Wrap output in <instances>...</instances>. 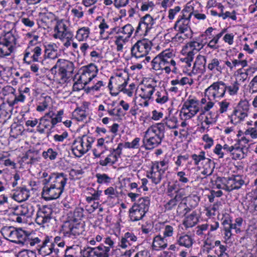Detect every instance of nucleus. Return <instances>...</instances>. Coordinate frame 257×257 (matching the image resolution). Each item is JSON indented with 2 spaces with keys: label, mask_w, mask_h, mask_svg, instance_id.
<instances>
[{
  "label": "nucleus",
  "mask_w": 257,
  "mask_h": 257,
  "mask_svg": "<svg viewBox=\"0 0 257 257\" xmlns=\"http://www.w3.org/2000/svg\"><path fill=\"white\" fill-rule=\"evenodd\" d=\"M209 226V225L207 223L199 225L195 228L194 232L197 235L204 237L206 235L205 232L208 229Z\"/></svg>",
  "instance_id": "nucleus-49"
},
{
  "label": "nucleus",
  "mask_w": 257,
  "mask_h": 257,
  "mask_svg": "<svg viewBox=\"0 0 257 257\" xmlns=\"http://www.w3.org/2000/svg\"><path fill=\"white\" fill-rule=\"evenodd\" d=\"M30 196V191L26 188H19L13 194V199L20 202L26 201Z\"/></svg>",
  "instance_id": "nucleus-31"
},
{
  "label": "nucleus",
  "mask_w": 257,
  "mask_h": 257,
  "mask_svg": "<svg viewBox=\"0 0 257 257\" xmlns=\"http://www.w3.org/2000/svg\"><path fill=\"white\" fill-rule=\"evenodd\" d=\"M189 156L188 154L184 155H179L177 157V160L175 161V165L177 167L183 166L186 161L189 159ZM178 169V168H176Z\"/></svg>",
  "instance_id": "nucleus-56"
},
{
  "label": "nucleus",
  "mask_w": 257,
  "mask_h": 257,
  "mask_svg": "<svg viewBox=\"0 0 257 257\" xmlns=\"http://www.w3.org/2000/svg\"><path fill=\"white\" fill-rule=\"evenodd\" d=\"M42 237H41V238H40L38 237H34V238H30L29 236L27 234V237L25 244H30V246H33L36 244L40 243V242H41Z\"/></svg>",
  "instance_id": "nucleus-61"
},
{
  "label": "nucleus",
  "mask_w": 257,
  "mask_h": 257,
  "mask_svg": "<svg viewBox=\"0 0 257 257\" xmlns=\"http://www.w3.org/2000/svg\"><path fill=\"white\" fill-rule=\"evenodd\" d=\"M42 182L44 186L42 196L45 200L49 201L57 199L62 194L63 192L61 191V190H59L49 183L44 182V180L42 181Z\"/></svg>",
  "instance_id": "nucleus-16"
},
{
  "label": "nucleus",
  "mask_w": 257,
  "mask_h": 257,
  "mask_svg": "<svg viewBox=\"0 0 257 257\" xmlns=\"http://www.w3.org/2000/svg\"><path fill=\"white\" fill-rule=\"evenodd\" d=\"M199 111L198 101L195 99H188L183 103L180 113L183 114L185 119H188L195 116Z\"/></svg>",
  "instance_id": "nucleus-11"
},
{
  "label": "nucleus",
  "mask_w": 257,
  "mask_h": 257,
  "mask_svg": "<svg viewBox=\"0 0 257 257\" xmlns=\"http://www.w3.org/2000/svg\"><path fill=\"white\" fill-rule=\"evenodd\" d=\"M84 171L81 167L76 165L74 168L71 169L70 171V175L73 178H77L78 176L82 175Z\"/></svg>",
  "instance_id": "nucleus-62"
},
{
  "label": "nucleus",
  "mask_w": 257,
  "mask_h": 257,
  "mask_svg": "<svg viewBox=\"0 0 257 257\" xmlns=\"http://www.w3.org/2000/svg\"><path fill=\"white\" fill-rule=\"evenodd\" d=\"M51 98L50 96L44 97L42 101L40 102L39 104L37 106V110L40 112L44 111L48 107Z\"/></svg>",
  "instance_id": "nucleus-55"
},
{
  "label": "nucleus",
  "mask_w": 257,
  "mask_h": 257,
  "mask_svg": "<svg viewBox=\"0 0 257 257\" xmlns=\"http://www.w3.org/2000/svg\"><path fill=\"white\" fill-rule=\"evenodd\" d=\"M89 34V28L84 27L77 30L76 38L78 41H83L88 38Z\"/></svg>",
  "instance_id": "nucleus-44"
},
{
  "label": "nucleus",
  "mask_w": 257,
  "mask_h": 257,
  "mask_svg": "<svg viewBox=\"0 0 257 257\" xmlns=\"http://www.w3.org/2000/svg\"><path fill=\"white\" fill-rule=\"evenodd\" d=\"M164 172L159 170L158 165L156 166H151V170L147 172L146 176L151 180L153 183L157 185L160 183Z\"/></svg>",
  "instance_id": "nucleus-24"
},
{
  "label": "nucleus",
  "mask_w": 257,
  "mask_h": 257,
  "mask_svg": "<svg viewBox=\"0 0 257 257\" xmlns=\"http://www.w3.org/2000/svg\"><path fill=\"white\" fill-rule=\"evenodd\" d=\"M248 77L247 72H242L241 71V69L237 70V74L236 75L235 81L237 82L238 84H240V83H243L247 79Z\"/></svg>",
  "instance_id": "nucleus-60"
},
{
  "label": "nucleus",
  "mask_w": 257,
  "mask_h": 257,
  "mask_svg": "<svg viewBox=\"0 0 257 257\" xmlns=\"http://www.w3.org/2000/svg\"><path fill=\"white\" fill-rule=\"evenodd\" d=\"M152 42L147 39L138 41L132 48V56L136 58H143L147 55L150 51Z\"/></svg>",
  "instance_id": "nucleus-10"
},
{
  "label": "nucleus",
  "mask_w": 257,
  "mask_h": 257,
  "mask_svg": "<svg viewBox=\"0 0 257 257\" xmlns=\"http://www.w3.org/2000/svg\"><path fill=\"white\" fill-rule=\"evenodd\" d=\"M14 228L13 226H5L2 228L1 232L5 239L10 241Z\"/></svg>",
  "instance_id": "nucleus-52"
},
{
  "label": "nucleus",
  "mask_w": 257,
  "mask_h": 257,
  "mask_svg": "<svg viewBox=\"0 0 257 257\" xmlns=\"http://www.w3.org/2000/svg\"><path fill=\"white\" fill-rule=\"evenodd\" d=\"M171 198L172 199L169 200L164 205V208L166 211H170L175 209L178 203L182 200V198H178L175 197Z\"/></svg>",
  "instance_id": "nucleus-48"
},
{
  "label": "nucleus",
  "mask_w": 257,
  "mask_h": 257,
  "mask_svg": "<svg viewBox=\"0 0 257 257\" xmlns=\"http://www.w3.org/2000/svg\"><path fill=\"white\" fill-rule=\"evenodd\" d=\"M202 249L205 253L213 252L217 255L226 253L227 246L222 244L220 240L215 241L210 237L207 236L203 241Z\"/></svg>",
  "instance_id": "nucleus-6"
},
{
  "label": "nucleus",
  "mask_w": 257,
  "mask_h": 257,
  "mask_svg": "<svg viewBox=\"0 0 257 257\" xmlns=\"http://www.w3.org/2000/svg\"><path fill=\"white\" fill-rule=\"evenodd\" d=\"M155 88L151 85L149 84L144 86L141 88L140 96L144 99H150L153 94Z\"/></svg>",
  "instance_id": "nucleus-40"
},
{
  "label": "nucleus",
  "mask_w": 257,
  "mask_h": 257,
  "mask_svg": "<svg viewBox=\"0 0 257 257\" xmlns=\"http://www.w3.org/2000/svg\"><path fill=\"white\" fill-rule=\"evenodd\" d=\"M243 219L241 217H237L232 222L231 216L228 214H224L222 218V225L224 235V239L229 240L233 234L232 229H234L236 233L238 234L241 232V227L243 225Z\"/></svg>",
  "instance_id": "nucleus-4"
},
{
  "label": "nucleus",
  "mask_w": 257,
  "mask_h": 257,
  "mask_svg": "<svg viewBox=\"0 0 257 257\" xmlns=\"http://www.w3.org/2000/svg\"><path fill=\"white\" fill-rule=\"evenodd\" d=\"M150 205V199L148 197L140 198L134 204L136 207L143 211V214L146 213L148 211Z\"/></svg>",
  "instance_id": "nucleus-35"
},
{
  "label": "nucleus",
  "mask_w": 257,
  "mask_h": 257,
  "mask_svg": "<svg viewBox=\"0 0 257 257\" xmlns=\"http://www.w3.org/2000/svg\"><path fill=\"white\" fill-rule=\"evenodd\" d=\"M54 31L55 34H54L53 37L55 39H71L73 37L72 33L68 31L67 27L62 22L57 23L54 28Z\"/></svg>",
  "instance_id": "nucleus-22"
},
{
  "label": "nucleus",
  "mask_w": 257,
  "mask_h": 257,
  "mask_svg": "<svg viewBox=\"0 0 257 257\" xmlns=\"http://www.w3.org/2000/svg\"><path fill=\"white\" fill-rule=\"evenodd\" d=\"M42 54V48L40 46H29L26 50L24 60L32 59L34 62L39 61V58Z\"/></svg>",
  "instance_id": "nucleus-23"
},
{
  "label": "nucleus",
  "mask_w": 257,
  "mask_h": 257,
  "mask_svg": "<svg viewBox=\"0 0 257 257\" xmlns=\"http://www.w3.org/2000/svg\"><path fill=\"white\" fill-rule=\"evenodd\" d=\"M202 249L205 253L213 252L217 255L226 253L227 246L222 244L220 240L215 241L210 237L207 236L203 241Z\"/></svg>",
  "instance_id": "nucleus-7"
},
{
  "label": "nucleus",
  "mask_w": 257,
  "mask_h": 257,
  "mask_svg": "<svg viewBox=\"0 0 257 257\" xmlns=\"http://www.w3.org/2000/svg\"><path fill=\"white\" fill-rule=\"evenodd\" d=\"M53 239L52 236L45 235L42 237V244L39 245L38 249L40 253L44 256L54 254V255H58L60 250L57 247H54V245L52 244L51 240Z\"/></svg>",
  "instance_id": "nucleus-12"
},
{
  "label": "nucleus",
  "mask_w": 257,
  "mask_h": 257,
  "mask_svg": "<svg viewBox=\"0 0 257 257\" xmlns=\"http://www.w3.org/2000/svg\"><path fill=\"white\" fill-rule=\"evenodd\" d=\"M16 38L10 32L0 36V58L10 56L13 51Z\"/></svg>",
  "instance_id": "nucleus-8"
},
{
  "label": "nucleus",
  "mask_w": 257,
  "mask_h": 257,
  "mask_svg": "<svg viewBox=\"0 0 257 257\" xmlns=\"http://www.w3.org/2000/svg\"><path fill=\"white\" fill-rule=\"evenodd\" d=\"M128 79V77L127 76H126V78H124L122 76L121 74H119L114 77V86L118 91L124 89V88L125 87L127 84Z\"/></svg>",
  "instance_id": "nucleus-39"
},
{
  "label": "nucleus",
  "mask_w": 257,
  "mask_h": 257,
  "mask_svg": "<svg viewBox=\"0 0 257 257\" xmlns=\"http://www.w3.org/2000/svg\"><path fill=\"white\" fill-rule=\"evenodd\" d=\"M226 84L222 81L213 83L205 90V96L208 99L223 98L226 93Z\"/></svg>",
  "instance_id": "nucleus-9"
},
{
  "label": "nucleus",
  "mask_w": 257,
  "mask_h": 257,
  "mask_svg": "<svg viewBox=\"0 0 257 257\" xmlns=\"http://www.w3.org/2000/svg\"><path fill=\"white\" fill-rule=\"evenodd\" d=\"M122 146H117L116 149L113 151L107 156V157L104 160H100L99 164L102 166H111L117 161L118 158L120 157L121 153ZM123 147H127L128 148H137L136 146H123Z\"/></svg>",
  "instance_id": "nucleus-18"
},
{
  "label": "nucleus",
  "mask_w": 257,
  "mask_h": 257,
  "mask_svg": "<svg viewBox=\"0 0 257 257\" xmlns=\"http://www.w3.org/2000/svg\"><path fill=\"white\" fill-rule=\"evenodd\" d=\"M224 151L230 153L232 156V159L235 160L243 158L245 153L247 152L246 148L240 147L239 146H228V147L224 148Z\"/></svg>",
  "instance_id": "nucleus-25"
},
{
  "label": "nucleus",
  "mask_w": 257,
  "mask_h": 257,
  "mask_svg": "<svg viewBox=\"0 0 257 257\" xmlns=\"http://www.w3.org/2000/svg\"><path fill=\"white\" fill-rule=\"evenodd\" d=\"M247 116V112L242 111L239 109H235L234 110L232 114L231 115V122L234 124H237Z\"/></svg>",
  "instance_id": "nucleus-37"
},
{
  "label": "nucleus",
  "mask_w": 257,
  "mask_h": 257,
  "mask_svg": "<svg viewBox=\"0 0 257 257\" xmlns=\"http://www.w3.org/2000/svg\"><path fill=\"white\" fill-rule=\"evenodd\" d=\"M57 66H62L67 73L72 74L74 71L73 63L65 59H59L57 62Z\"/></svg>",
  "instance_id": "nucleus-42"
},
{
  "label": "nucleus",
  "mask_w": 257,
  "mask_h": 257,
  "mask_svg": "<svg viewBox=\"0 0 257 257\" xmlns=\"http://www.w3.org/2000/svg\"><path fill=\"white\" fill-rule=\"evenodd\" d=\"M189 20L187 19H178L174 25V29H177L181 34H184L185 38H191L193 33L189 24Z\"/></svg>",
  "instance_id": "nucleus-21"
},
{
  "label": "nucleus",
  "mask_w": 257,
  "mask_h": 257,
  "mask_svg": "<svg viewBox=\"0 0 257 257\" xmlns=\"http://www.w3.org/2000/svg\"><path fill=\"white\" fill-rule=\"evenodd\" d=\"M240 84L235 81L231 83L230 85H227L226 84V91H227L228 94L231 96L235 95L238 93L239 90Z\"/></svg>",
  "instance_id": "nucleus-46"
},
{
  "label": "nucleus",
  "mask_w": 257,
  "mask_h": 257,
  "mask_svg": "<svg viewBox=\"0 0 257 257\" xmlns=\"http://www.w3.org/2000/svg\"><path fill=\"white\" fill-rule=\"evenodd\" d=\"M245 177L242 175H232L229 177L218 178L216 181V187L226 191L230 192L238 190L246 183Z\"/></svg>",
  "instance_id": "nucleus-3"
},
{
  "label": "nucleus",
  "mask_w": 257,
  "mask_h": 257,
  "mask_svg": "<svg viewBox=\"0 0 257 257\" xmlns=\"http://www.w3.org/2000/svg\"><path fill=\"white\" fill-rule=\"evenodd\" d=\"M207 43V40L205 38H202L201 35L196 39V40L188 43V46L195 53H197L201 50L204 46Z\"/></svg>",
  "instance_id": "nucleus-33"
},
{
  "label": "nucleus",
  "mask_w": 257,
  "mask_h": 257,
  "mask_svg": "<svg viewBox=\"0 0 257 257\" xmlns=\"http://www.w3.org/2000/svg\"><path fill=\"white\" fill-rule=\"evenodd\" d=\"M199 215L196 211H193L191 213L185 216L183 224L186 228H190L196 225L199 222Z\"/></svg>",
  "instance_id": "nucleus-29"
},
{
  "label": "nucleus",
  "mask_w": 257,
  "mask_h": 257,
  "mask_svg": "<svg viewBox=\"0 0 257 257\" xmlns=\"http://www.w3.org/2000/svg\"><path fill=\"white\" fill-rule=\"evenodd\" d=\"M54 113L52 111L47 113L45 115L42 117L40 120V124L42 125L45 128H48L51 125V119L54 115Z\"/></svg>",
  "instance_id": "nucleus-47"
},
{
  "label": "nucleus",
  "mask_w": 257,
  "mask_h": 257,
  "mask_svg": "<svg viewBox=\"0 0 257 257\" xmlns=\"http://www.w3.org/2000/svg\"><path fill=\"white\" fill-rule=\"evenodd\" d=\"M137 237L132 232H127L121 237L119 245L123 248H125L131 246L137 241Z\"/></svg>",
  "instance_id": "nucleus-30"
},
{
  "label": "nucleus",
  "mask_w": 257,
  "mask_h": 257,
  "mask_svg": "<svg viewBox=\"0 0 257 257\" xmlns=\"http://www.w3.org/2000/svg\"><path fill=\"white\" fill-rule=\"evenodd\" d=\"M53 210L48 206H42L39 207L35 219L36 222L40 225L49 223L52 218Z\"/></svg>",
  "instance_id": "nucleus-17"
},
{
  "label": "nucleus",
  "mask_w": 257,
  "mask_h": 257,
  "mask_svg": "<svg viewBox=\"0 0 257 257\" xmlns=\"http://www.w3.org/2000/svg\"><path fill=\"white\" fill-rule=\"evenodd\" d=\"M97 179V182L101 184H109L111 180V178L106 174L97 173L95 175Z\"/></svg>",
  "instance_id": "nucleus-50"
},
{
  "label": "nucleus",
  "mask_w": 257,
  "mask_h": 257,
  "mask_svg": "<svg viewBox=\"0 0 257 257\" xmlns=\"http://www.w3.org/2000/svg\"><path fill=\"white\" fill-rule=\"evenodd\" d=\"M15 89L12 86H7L3 89V93L4 95H6L7 93H8L13 94L15 96L13 100L9 102L10 105H14L20 102H23L25 99L26 97L22 92L20 91L19 94L17 95L15 94Z\"/></svg>",
  "instance_id": "nucleus-26"
},
{
  "label": "nucleus",
  "mask_w": 257,
  "mask_h": 257,
  "mask_svg": "<svg viewBox=\"0 0 257 257\" xmlns=\"http://www.w3.org/2000/svg\"><path fill=\"white\" fill-rule=\"evenodd\" d=\"M206 63V57L204 56L199 55L196 58V60L194 63L193 71H196L197 72L198 70H202L205 68Z\"/></svg>",
  "instance_id": "nucleus-41"
},
{
  "label": "nucleus",
  "mask_w": 257,
  "mask_h": 257,
  "mask_svg": "<svg viewBox=\"0 0 257 257\" xmlns=\"http://www.w3.org/2000/svg\"><path fill=\"white\" fill-rule=\"evenodd\" d=\"M35 212V207L31 204L24 203L15 207L12 214L14 220L18 223H25L31 218Z\"/></svg>",
  "instance_id": "nucleus-5"
},
{
  "label": "nucleus",
  "mask_w": 257,
  "mask_h": 257,
  "mask_svg": "<svg viewBox=\"0 0 257 257\" xmlns=\"http://www.w3.org/2000/svg\"><path fill=\"white\" fill-rule=\"evenodd\" d=\"M27 233L22 229H16L14 228L10 241L17 244L24 245L26 242Z\"/></svg>",
  "instance_id": "nucleus-28"
},
{
  "label": "nucleus",
  "mask_w": 257,
  "mask_h": 257,
  "mask_svg": "<svg viewBox=\"0 0 257 257\" xmlns=\"http://www.w3.org/2000/svg\"><path fill=\"white\" fill-rule=\"evenodd\" d=\"M249 103L246 100H240L236 109L247 112L249 110Z\"/></svg>",
  "instance_id": "nucleus-64"
},
{
  "label": "nucleus",
  "mask_w": 257,
  "mask_h": 257,
  "mask_svg": "<svg viewBox=\"0 0 257 257\" xmlns=\"http://www.w3.org/2000/svg\"><path fill=\"white\" fill-rule=\"evenodd\" d=\"M145 214L146 213L143 214V211L134 205L129 210V217L132 221H137L141 220Z\"/></svg>",
  "instance_id": "nucleus-34"
},
{
  "label": "nucleus",
  "mask_w": 257,
  "mask_h": 257,
  "mask_svg": "<svg viewBox=\"0 0 257 257\" xmlns=\"http://www.w3.org/2000/svg\"><path fill=\"white\" fill-rule=\"evenodd\" d=\"M120 29V33L123 35L115 37L114 43L116 45L117 51H122L124 44L128 41L134 30L133 27L131 24L125 25Z\"/></svg>",
  "instance_id": "nucleus-15"
},
{
  "label": "nucleus",
  "mask_w": 257,
  "mask_h": 257,
  "mask_svg": "<svg viewBox=\"0 0 257 257\" xmlns=\"http://www.w3.org/2000/svg\"><path fill=\"white\" fill-rule=\"evenodd\" d=\"M45 55L48 58L54 59L58 57L57 50H55L53 45H48V48L45 49Z\"/></svg>",
  "instance_id": "nucleus-51"
},
{
  "label": "nucleus",
  "mask_w": 257,
  "mask_h": 257,
  "mask_svg": "<svg viewBox=\"0 0 257 257\" xmlns=\"http://www.w3.org/2000/svg\"><path fill=\"white\" fill-rule=\"evenodd\" d=\"M166 237L158 235L153 238L152 248L155 250H160L165 249L168 246V242Z\"/></svg>",
  "instance_id": "nucleus-32"
},
{
  "label": "nucleus",
  "mask_w": 257,
  "mask_h": 257,
  "mask_svg": "<svg viewBox=\"0 0 257 257\" xmlns=\"http://www.w3.org/2000/svg\"><path fill=\"white\" fill-rule=\"evenodd\" d=\"M219 64L220 62L218 59L214 58L208 64L207 67L210 71H213L216 70L218 72H221L222 68Z\"/></svg>",
  "instance_id": "nucleus-53"
},
{
  "label": "nucleus",
  "mask_w": 257,
  "mask_h": 257,
  "mask_svg": "<svg viewBox=\"0 0 257 257\" xmlns=\"http://www.w3.org/2000/svg\"><path fill=\"white\" fill-rule=\"evenodd\" d=\"M91 146H75L72 148L73 154L77 157H81L87 153Z\"/></svg>",
  "instance_id": "nucleus-43"
},
{
  "label": "nucleus",
  "mask_w": 257,
  "mask_h": 257,
  "mask_svg": "<svg viewBox=\"0 0 257 257\" xmlns=\"http://www.w3.org/2000/svg\"><path fill=\"white\" fill-rule=\"evenodd\" d=\"M254 124V127L248 128L244 132V133L245 136L249 135L252 139H255L257 138V120L255 121Z\"/></svg>",
  "instance_id": "nucleus-59"
},
{
  "label": "nucleus",
  "mask_w": 257,
  "mask_h": 257,
  "mask_svg": "<svg viewBox=\"0 0 257 257\" xmlns=\"http://www.w3.org/2000/svg\"><path fill=\"white\" fill-rule=\"evenodd\" d=\"M221 206V202L217 201L213 204L205 207L204 209L205 215L209 218L215 216Z\"/></svg>",
  "instance_id": "nucleus-36"
},
{
  "label": "nucleus",
  "mask_w": 257,
  "mask_h": 257,
  "mask_svg": "<svg viewBox=\"0 0 257 257\" xmlns=\"http://www.w3.org/2000/svg\"><path fill=\"white\" fill-rule=\"evenodd\" d=\"M178 181L182 184H186L189 182V180L187 175L184 171H179L177 173Z\"/></svg>",
  "instance_id": "nucleus-63"
},
{
  "label": "nucleus",
  "mask_w": 257,
  "mask_h": 257,
  "mask_svg": "<svg viewBox=\"0 0 257 257\" xmlns=\"http://www.w3.org/2000/svg\"><path fill=\"white\" fill-rule=\"evenodd\" d=\"M44 180V182L50 183L63 192L68 181V177L67 175L63 173H51L47 178Z\"/></svg>",
  "instance_id": "nucleus-14"
},
{
  "label": "nucleus",
  "mask_w": 257,
  "mask_h": 257,
  "mask_svg": "<svg viewBox=\"0 0 257 257\" xmlns=\"http://www.w3.org/2000/svg\"><path fill=\"white\" fill-rule=\"evenodd\" d=\"M155 21V19H154L150 15H146L140 19L136 33L142 32L145 34H147L153 28Z\"/></svg>",
  "instance_id": "nucleus-19"
},
{
  "label": "nucleus",
  "mask_w": 257,
  "mask_h": 257,
  "mask_svg": "<svg viewBox=\"0 0 257 257\" xmlns=\"http://www.w3.org/2000/svg\"><path fill=\"white\" fill-rule=\"evenodd\" d=\"M160 56L161 59L165 62V63H167L169 64L170 60L171 58H172L174 56V54L172 53L170 50L168 49L165 51H163L162 53L159 54Z\"/></svg>",
  "instance_id": "nucleus-54"
},
{
  "label": "nucleus",
  "mask_w": 257,
  "mask_h": 257,
  "mask_svg": "<svg viewBox=\"0 0 257 257\" xmlns=\"http://www.w3.org/2000/svg\"><path fill=\"white\" fill-rule=\"evenodd\" d=\"M176 242L180 246L190 248L194 242V239L193 236L183 233L177 235Z\"/></svg>",
  "instance_id": "nucleus-27"
},
{
  "label": "nucleus",
  "mask_w": 257,
  "mask_h": 257,
  "mask_svg": "<svg viewBox=\"0 0 257 257\" xmlns=\"http://www.w3.org/2000/svg\"><path fill=\"white\" fill-rule=\"evenodd\" d=\"M168 161L166 159H164L163 160L160 162H155L152 163V166H156L158 165L159 170L162 171V172H165L168 169Z\"/></svg>",
  "instance_id": "nucleus-57"
},
{
  "label": "nucleus",
  "mask_w": 257,
  "mask_h": 257,
  "mask_svg": "<svg viewBox=\"0 0 257 257\" xmlns=\"http://www.w3.org/2000/svg\"><path fill=\"white\" fill-rule=\"evenodd\" d=\"M104 194L107 196V201H111L115 200L118 195L116 188L113 187H109L104 191Z\"/></svg>",
  "instance_id": "nucleus-45"
},
{
  "label": "nucleus",
  "mask_w": 257,
  "mask_h": 257,
  "mask_svg": "<svg viewBox=\"0 0 257 257\" xmlns=\"http://www.w3.org/2000/svg\"><path fill=\"white\" fill-rule=\"evenodd\" d=\"M81 71L82 72L78 79V81L86 86L96 76L98 70L95 64L91 63L82 67Z\"/></svg>",
  "instance_id": "nucleus-13"
},
{
  "label": "nucleus",
  "mask_w": 257,
  "mask_h": 257,
  "mask_svg": "<svg viewBox=\"0 0 257 257\" xmlns=\"http://www.w3.org/2000/svg\"><path fill=\"white\" fill-rule=\"evenodd\" d=\"M191 159L194 161V165L198 166L200 163L207 164L210 163V160L206 158L205 157V152L201 151L199 154H194L191 155Z\"/></svg>",
  "instance_id": "nucleus-38"
},
{
  "label": "nucleus",
  "mask_w": 257,
  "mask_h": 257,
  "mask_svg": "<svg viewBox=\"0 0 257 257\" xmlns=\"http://www.w3.org/2000/svg\"><path fill=\"white\" fill-rule=\"evenodd\" d=\"M167 193L170 197L183 198L185 194V190L179 186L177 181L169 183L167 188Z\"/></svg>",
  "instance_id": "nucleus-20"
},
{
  "label": "nucleus",
  "mask_w": 257,
  "mask_h": 257,
  "mask_svg": "<svg viewBox=\"0 0 257 257\" xmlns=\"http://www.w3.org/2000/svg\"><path fill=\"white\" fill-rule=\"evenodd\" d=\"M225 30H223L222 32L216 35L208 44V46L211 48L216 49L217 47L216 44L218 43V40L223 35Z\"/></svg>",
  "instance_id": "nucleus-58"
},
{
  "label": "nucleus",
  "mask_w": 257,
  "mask_h": 257,
  "mask_svg": "<svg viewBox=\"0 0 257 257\" xmlns=\"http://www.w3.org/2000/svg\"><path fill=\"white\" fill-rule=\"evenodd\" d=\"M103 243L96 247H87L84 248L81 253L82 257H109L110 249L114 247V241L110 237L104 238Z\"/></svg>",
  "instance_id": "nucleus-2"
},
{
  "label": "nucleus",
  "mask_w": 257,
  "mask_h": 257,
  "mask_svg": "<svg viewBox=\"0 0 257 257\" xmlns=\"http://www.w3.org/2000/svg\"><path fill=\"white\" fill-rule=\"evenodd\" d=\"M84 228L82 224L66 222L63 226L62 233L67 246V249L78 246L80 243L78 236L82 234Z\"/></svg>",
  "instance_id": "nucleus-1"
}]
</instances>
